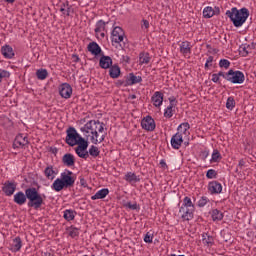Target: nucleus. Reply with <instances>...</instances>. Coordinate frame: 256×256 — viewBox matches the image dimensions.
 <instances>
[{"label":"nucleus","instance_id":"nucleus-1","mask_svg":"<svg viewBox=\"0 0 256 256\" xmlns=\"http://www.w3.org/2000/svg\"><path fill=\"white\" fill-rule=\"evenodd\" d=\"M65 142L69 147H75V153L80 157V159H89V152H87V148L89 147V141L85 140V138L81 137L75 127H69L66 130V139Z\"/></svg>","mask_w":256,"mask_h":256},{"label":"nucleus","instance_id":"nucleus-2","mask_svg":"<svg viewBox=\"0 0 256 256\" xmlns=\"http://www.w3.org/2000/svg\"><path fill=\"white\" fill-rule=\"evenodd\" d=\"M80 131L84 133L86 139L91 137V143L94 145H97V143H103V141H105V135L99 139V133H103V131H105V124L101 123L99 120L88 121L83 127L80 128Z\"/></svg>","mask_w":256,"mask_h":256},{"label":"nucleus","instance_id":"nucleus-3","mask_svg":"<svg viewBox=\"0 0 256 256\" xmlns=\"http://www.w3.org/2000/svg\"><path fill=\"white\" fill-rule=\"evenodd\" d=\"M226 15L232 21L234 27H243V24L249 18V9L241 8L239 10L237 7H233L231 10L226 11Z\"/></svg>","mask_w":256,"mask_h":256},{"label":"nucleus","instance_id":"nucleus-4","mask_svg":"<svg viewBox=\"0 0 256 256\" xmlns=\"http://www.w3.org/2000/svg\"><path fill=\"white\" fill-rule=\"evenodd\" d=\"M25 193L27 195V206L31 207L35 211H39L43 205H45V201L43 200V196H41V193L37 190L35 187H30L25 190Z\"/></svg>","mask_w":256,"mask_h":256},{"label":"nucleus","instance_id":"nucleus-5","mask_svg":"<svg viewBox=\"0 0 256 256\" xmlns=\"http://www.w3.org/2000/svg\"><path fill=\"white\" fill-rule=\"evenodd\" d=\"M226 81L235 85H241V83H244L245 81V74L239 70L234 71L233 69H230L227 72Z\"/></svg>","mask_w":256,"mask_h":256},{"label":"nucleus","instance_id":"nucleus-6","mask_svg":"<svg viewBox=\"0 0 256 256\" xmlns=\"http://www.w3.org/2000/svg\"><path fill=\"white\" fill-rule=\"evenodd\" d=\"M123 28L116 26L112 31V43H118L121 49H125Z\"/></svg>","mask_w":256,"mask_h":256},{"label":"nucleus","instance_id":"nucleus-7","mask_svg":"<svg viewBox=\"0 0 256 256\" xmlns=\"http://www.w3.org/2000/svg\"><path fill=\"white\" fill-rule=\"evenodd\" d=\"M60 179H62L65 189H69V187H73L75 185V177H73V173L70 170H66V172L61 173Z\"/></svg>","mask_w":256,"mask_h":256},{"label":"nucleus","instance_id":"nucleus-8","mask_svg":"<svg viewBox=\"0 0 256 256\" xmlns=\"http://www.w3.org/2000/svg\"><path fill=\"white\" fill-rule=\"evenodd\" d=\"M168 100L170 104L164 111V117H166V119H171V117H173V113H175V107H177V98H175V96H171Z\"/></svg>","mask_w":256,"mask_h":256},{"label":"nucleus","instance_id":"nucleus-9","mask_svg":"<svg viewBox=\"0 0 256 256\" xmlns=\"http://www.w3.org/2000/svg\"><path fill=\"white\" fill-rule=\"evenodd\" d=\"M17 190V183H15L14 181H6L3 184L2 187V191L4 193V195H6V197H11V195H13V193H15V191Z\"/></svg>","mask_w":256,"mask_h":256},{"label":"nucleus","instance_id":"nucleus-10","mask_svg":"<svg viewBox=\"0 0 256 256\" xmlns=\"http://www.w3.org/2000/svg\"><path fill=\"white\" fill-rule=\"evenodd\" d=\"M59 93L63 99H71V95H73V88L69 83H63L59 87Z\"/></svg>","mask_w":256,"mask_h":256},{"label":"nucleus","instance_id":"nucleus-11","mask_svg":"<svg viewBox=\"0 0 256 256\" xmlns=\"http://www.w3.org/2000/svg\"><path fill=\"white\" fill-rule=\"evenodd\" d=\"M179 213H181V217L184 221H191L194 217L195 208H189L186 206H181L179 209Z\"/></svg>","mask_w":256,"mask_h":256},{"label":"nucleus","instance_id":"nucleus-12","mask_svg":"<svg viewBox=\"0 0 256 256\" xmlns=\"http://www.w3.org/2000/svg\"><path fill=\"white\" fill-rule=\"evenodd\" d=\"M141 127L145 129V131H155V120L151 116H146L141 121Z\"/></svg>","mask_w":256,"mask_h":256},{"label":"nucleus","instance_id":"nucleus-13","mask_svg":"<svg viewBox=\"0 0 256 256\" xmlns=\"http://www.w3.org/2000/svg\"><path fill=\"white\" fill-rule=\"evenodd\" d=\"M29 143V139L27 136H24L23 134H18L13 142V148L19 149L21 147L27 146Z\"/></svg>","mask_w":256,"mask_h":256},{"label":"nucleus","instance_id":"nucleus-14","mask_svg":"<svg viewBox=\"0 0 256 256\" xmlns=\"http://www.w3.org/2000/svg\"><path fill=\"white\" fill-rule=\"evenodd\" d=\"M173 149H181V145H183V134L176 133L172 136L170 141Z\"/></svg>","mask_w":256,"mask_h":256},{"label":"nucleus","instance_id":"nucleus-15","mask_svg":"<svg viewBox=\"0 0 256 256\" xmlns=\"http://www.w3.org/2000/svg\"><path fill=\"white\" fill-rule=\"evenodd\" d=\"M208 190L210 191L211 195L219 194L223 191V186L217 181H212L208 184Z\"/></svg>","mask_w":256,"mask_h":256},{"label":"nucleus","instance_id":"nucleus-16","mask_svg":"<svg viewBox=\"0 0 256 256\" xmlns=\"http://www.w3.org/2000/svg\"><path fill=\"white\" fill-rule=\"evenodd\" d=\"M87 49L91 55H95V57L101 55L103 53V50H101V46L97 44V42H90L87 46Z\"/></svg>","mask_w":256,"mask_h":256},{"label":"nucleus","instance_id":"nucleus-17","mask_svg":"<svg viewBox=\"0 0 256 256\" xmlns=\"http://www.w3.org/2000/svg\"><path fill=\"white\" fill-rule=\"evenodd\" d=\"M14 203L16 205H25L27 203V193H23L22 191L17 192L14 195Z\"/></svg>","mask_w":256,"mask_h":256},{"label":"nucleus","instance_id":"nucleus-18","mask_svg":"<svg viewBox=\"0 0 256 256\" xmlns=\"http://www.w3.org/2000/svg\"><path fill=\"white\" fill-rule=\"evenodd\" d=\"M101 69H109L113 65V59L110 56L102 55L99 61Z\"/></svg>","mask_w":256,"mask_h":256},{"label":"nucleus","instance_id":"nucleus-19","mask_svg":"<svg viewBox=\"0 0 256 256\" xmlns=\"http://www.w3.org/2000/svg\"><path fill=\"white\" fill-rule=\"evenodd\" d=\"M62 163L66 167H73V166H75V156L73 154H71V153H66L62 157Z\"/></svg>","mask_w":256,"mask_h":256},{"label":"nucleus","instance_id":"nucleus-20","mask_svg":"<svg viewBox=\"0 0 256 256\" xmlns=\"http://www.w3.org/2000/svg\"><path fill=\"white\" fill-rule=\"evenodd\" d=\"M1 53L5 59H13L15 57V52L13 51V47L9 45H5L1 48Z\"/></svg>","mask_w":256,"mask_h":256},{"label":"nucleus","instance_id":"nucleus-21","mask_svg":"<svg viewBox=\"0 0 256 256\" xmlns=\"http://www.w3.org/2000/svg\"><path fill=\"white\" fill-rule=\"evenodd\" d=\"M109 75L111 79H119L121 75V67L119 65L114 64L109 68Z\"/></svg>","mask_w":256,"mask_h":256},{"label":"nucleus","instance_id":"nucleus-22","mask_svg":"<svg viewBox=\"0 0 256 256\" xmlns=\"http://www.w3.org/2000/svg\"><path fill=\"white\" fill-rule=\"evenodd\" d=\"M152 103L156 107H161L163 105V93L157 91L152 96Z\"/></svg>","mask_w":256,"mask_h":256},{"label":"nucleus","instance_id":"nucleus-23","mask_svg":"<svg viewBox=\"0 0 256 256\" xmlns=\"http://www.w3.org/2000/svg\"><path fill=\"white\" fill-rule=\"evenodd\" d=\"M109 195V189L108 188H103L96 192L95 195L91 196L92 201H97V199H105Z\"/></svg>","mask_w":256,"mask_h":256},{"label":"nucleus","instance_id":"nucleus-24","mask_svg":"<svg viewBox=\"0 0 256 256\" xmlns=\"http://www.w3.org/2000/svg\"><path fill=\"white\" fill-rule=\"evenodd\" d=\"M180 53H182V55H191V42H182L180 44Z\"/></svg>","mask_w":256,"mask_h":256},{"label":"nucleus","instance_id":"nucleus-25","mask_svg":"<svg viewBox=\"0 0 256 256\" xmlns=\"http://www.w3.org/2000/svg\"><path fill=\"white\" fill-rule=\"evenodd\" d=\"M51 188L56 191L57 193H59V191H63V189H65V184L63 182V180L61 178H57Z\"/></svg>","mask_w":256,"mask_h":256},{"label":"nucleus","instance_id":"nucleus-26","mask_svg":"<svg viewBox=\"0 0 256 256\" xmlns=\"http://www.w3.org/2000/svg\"><path fill=\"white\" fill-rule=\"evenodd\" d=\"M126 77L128 79V86L137 85V83H141V81H143V78L141 76H135L134 73H130Z\"/></svg>","mask_w":256,"mask_h":256},{"label":"nucleus","instance_id":"nucleus-27","mask_svg":"<svg viewBox=\"0 0 256 256\" xmlns=\"http://www.w3.org/2000/svg\"><path fill=\"white\" fill-rule=\"evenodd\" d=\"M124 180L127 181L128 183H139V181H141L139 176H137V174L133 172H128L124 176Z\"/></svg>","mask_w":256,"mask_h":256},{"label":"nucleus","instance_id":"nucleus-28","mask_svg":"<svg viewBox=\"0 0 256 256\" xmlns=\"http://www.w3.org/2000/svg\"><path fill=\"white\" fill-rule=\"evenodd\" d=\"M44 175L50 181H53V179H55V175H57V172H55L52 165H49L45 168Z\"/></svg>","mask_w":256,"mask_h":256},{"label":"nucleus","instance_id":"nucleus-29","mask_svg":"<svg viewBox=\"0 0 256 256\" xmlns=\"http://www.w3.org/2000/svg\"><path fill=\"white\" fill-rule=\"evenodd\" d=\"M107 23H109V22H105L103 20H99L96 23V28L94 30L96 35H99V33L103 32V31H106Z\"/></svg>","mask_w":256,"mask_h":256},{"label":"nucleus","instance_id":"nucleus-30","mask_svg":"<svg viewBox=\"0 0 256 256\" xmlns=\"http://www.w3.org/2000/svg\"><path fill=\"white\" fill-rule=\"evenodd\" d=\"M60 11L61 13H63V15H66V17H69V15H71V5H69V1L61 4Z\"/></svg>","mask_w":256,"mask_h":256},{"label":"nucleus","instance_id":"nucleus-31","mask_svg":"<svg viewBox=\"0 0 256 256\" xmlns=\"http://www.w3.org/2000/svg\"><path fill=\"white\" fill-rule=\"evenodd\" d=\"M215 15V10L211 6H207L203 10L204 19H211Z\"/></svg>","mask_w":256,"mask_h":256},{"label":"nucleus","instance_id":"nucleus-32","mask_svg":"<svg viewBox=\"0 0 256 256\" xmlns=\"http://www.w3.org/2000/svg\"><path fill=\"white\" fill-rule=\"evenodd\" d=\"M139 61H140V65L149 64V62L151 61V57L149 56V53H147V52L140 53Z\"/></svg>","mask_w":256,"mask_h":256},{"label":"nucleus","instance_id":"nucleus-33","mask_svg":"<svg viewBox=\"0 0 256 256\" xmlns=\"http://www.w3.org/2000/svg\"><path fill=\"white\" fill-rule=\"evenodd\" d=\"M189 129H191V126L189 125V123L184 122L178 126L177 133H181V135H187V131H189Z\"/></svg>","mask_w":256,"mask_h":256},{"label":"nucleus","instance_id":"nucleus-34","mask_svg":"<svg viewBox=\"0 0 256 256\" xmlns=\"http://www.w3.org/2000/svg\"><path fill=\"white\" fill-rule=\"evenodd\" d=\"M13 247L14 251H21V247H23V241L21 240V237L17 236L13 239Z\"/></svg>","mask_w":256,"mask_h":256},{"label":"nucleus","instance_id":"nucleus-35","mask_svg":"<svg viewBox=\"0 0 256 256\" xmlns=\"http://www.w3.org/2000/svg\"><path fill=\"white\" fill-rule=\"evenodd\" d=\"M223 212L217 210V209H214L212 211V221H223Z\"/></svg>","mask_w":256,"mask_h":256},{"label":"nucleus","instance_id":"nucleus-36","mask_svg":"<svg viewBox=\"0 0 256 256\" xmlns=\"http://www.w3.org/2000/svg\"><path fill=\"white\" fill-rule=\"evenodd\" d=\"M256 44L255 43H251L250 45L241 47V51L240 53H242L243 56L249 55V53H251L252 49H255Z\"/></svg>","mask_w":256,"mask_h":256},{"label":"nucleus","instance_id":"nucleus-37","mask_svg":"<svg viewBox=\"0 0 256 256\" xmlns=\"http://www.w3.org/2000/svg\"><path fill=\"white\" fill-rule=\"evenodd\" d=\"M88 153V157L89 155H91V157H99L101 151L99 150V148L95 145H92L90 148H89V151H87Z\"/></svg>","mask_w":256,"mask_h":256},{"label":"nucleus","instance_id":"nucleus-38","mask_svg":"<svg viewBox=\"0 0 256 256\" xmlns=\"http://www.w3.org/2000/svg\"><path fill=\"white\" fill-rule=\"evenodd\" d=\"M75 213L76 212L71 209L65 210L63 217L66 221H73V219H75Z\"/></svg>","mask_w":256,"mask_h":256},{"label":"nucleus","instance_id":"nucleus-39","mask_svg":"<svg viewBox=\"0 0 256 256\" xmlns=\"http://www.w3.org/2000/svg\"><path fill=\"white\" fill-rule=\"evenodd\" d=\"M47 75H49V72H47V69H39L36 71V76L40 81H43L47 79Z\"/></svg>","mask_w":256,"mask_h":256},{"label":"nucleus","instance_id":"nucleus-40","mask_svg":"<svg viewBox=\"0 0 256 256\" xmlns=\"http://www.w3.org/2000/svg\"><path fill=\"white\" fill-rule=\"evenodd\" d=\"M182 207H188V208H191V209H195V204H193V202L191 201V198L189 196H186L183 199Z\"/></svg>","mask_w":256,"mask_h":256},{"label":"nucleus","instance_id":"nucleus-41","mask_svg":"<svg viewBox=\"0 0 256 256\" xmlns=\"http://www.w3.org/2000/svg\"><path fill=\"white\" fill-rule=\"evenodd\" d=\"M69 235L72 237V239H75V237H79V228L75 226H70L68 228Z\"/></svg>","mask_w":256,"mask_h":256},{"label":"nucleus","instance_id":"nucleus-42","mask_svg":"<svg viewBox=\"0 0 256 256\" xmlns=\"http://www.w3.org/2000/svg\"><path fill=\"white\" fill-rule=\"evenodd\" d=\"M116 87H129V81L127 76L125 77V80H117L115 82Z\"/></svg>","mask_w":256,"mask_h":256},{"label":"nucleus","instance_id":"nucleus-43","mask_svg":"<svg viewBox=\"0 0 256 256\" xmlns=\"http://www.w3.org/2000/svg\"><path fill=\"white\" fill-rule=\"evenodd\" d=\"M220 159H221V153H219V150H214L212 153L211 161L213 163H218Z\"/></svg>","mask_w":256,"mask_h":256},{"label":"nucleus","instance_id":"nucleus-44","mask_svg":"<svg viewBox=\"0 0 256 256\" xmlns=\"http://www.w3.org/2000/svg\"><path fill=\"white\" fill-rule=\"evenodd\" d=\"M11 77V73L7 70L0 69V83L3 79H9Z\"/></svg>","mask_w":256,"mask_h":256},{"label":"nucleus","instance_id":"nucleus-45","mask_svg":"<svg viewBox=\"0 0 256 256\" xmlns=\"http://www.w3.org/2000/svg\"><path fill=\"white\" fill-rule=\"evenodd\" d=\"M226 107L230 111H233V108L235 107V99L233 97H228L227 102H226Z\"/></svg>","mask_w":256,"mask_h":256},{"label":"nucleus","instance_id":"nucleus-46","mask_svg":"<svg viewBox=\"0 0 256 256\" xmlns=\"http://www.w3.org/2000/svg\"><path fill=\"white\" fill-rule=\"evenodd\" d=\"M206 177L207 179H217V171H215L214 169L208 170L206 173Z\"/></svg>","mask_w":256,"mask_h":256},{"label":"nucleus","instance_id":"nucleus-47","mask_svg":"<svg viewBox=\"0 0 256 256\" xmlns=\"http://www.w3.org/2000/svg\"><path fill=\"white\" fill-rule=\"evenodd\" d=\"M231 66V62H229V60L227 59H221L219 62V67H224V69H229V67Z\"/></svg>","mask_w":256,"mask_h":256},{"label":"nucleus","instance_id":"nucleus-48","mask_svg":"<svg viewBox=\"0 0 256 256\" xmlns=\"http://www.w3.org/2000/svg\"><path fill=\"white\" fill-rule=\"evenodd\" d=\"M208 201H209V198H207V196H202L198 201V207H205Z\"/></svg>","mask_w":256,"mask_h":256},{"label":"nucleus","instance_id":"nucleus-49","mask_svg":"<svg viewBox=\"0 0 256 256\" xmlns=\"http://www.w3.org/2000/svg\"><path fill=\"white\" fill-rule=\"evenodd\" d=\"M202 241H203V243H204V245H213V238H212V236H207L206 238H203L202 239Z\"/></svg>","mask_w":256,"mask_h":256},{"label":"nucleus","instance_id":"nucleus-50","mask_svg":"<svg viewBox=\"0 0 256 256\" xmlns=\"http://www.w3.org/2000/svg\"><path fill=\"white\" fill-rule=\"evenodd\" d=\"M145 243H153V234H150L149 232L146 233L144 236Z\"/></svg>","mask_w":256,"mask_h":256},{"label":"nucleus","instance_id":"nucleus-51","mask_svg":"<svg viewBox=\"0 0 256 256\" xmlns=\"http://www.w3.org/2000/svg\"><path fill=\"white\" fill-rule=\"evenodd\" d=\"M126 207H128V209H131L132 211H137V209H139L137 203L132 204L131 202H127Z\"/></svg>","mask_w":256,"mask_h":256},{"label":"nucleus","instance_id":"nucleus-52","mask_svg":"<svg viewBox=\"0 0 256 256\" xmlns=\"http://www.w3.org/2000/svg\"><path fill=\"white\" fill-rule=\"evenodd\" d=\"M79 180H80L81 187L89 189V185L87 184V180H85V178L83 176H80Z\"/></svg>","mask_w":256,"mask_h":256},{"label":"nucleus","instance_id":"nucleus-53","mask_svg":"<svg viewBox=\"0 0 256 256\" xmlns=\"http://www.w3.org/2000/svg\"><path fill=\"white\" fill-rule=\"evenodd\" d=\"M141 27L142 29H149V22L145 19L142 20V23H141Z\"/></svg>","mask_w":256,"mask_h":256},{"label":"nucleus","instance_id":"nucleus-54","mask_svg":"<svg viewBox=\"0 0 256 256\" xmlns=\"http://www.w3.org/2000/svg\"><path fill=\"white\" fill-rule=\"evenodd\" d=\"M206 48L208 49V53H217V49L211 47V44H207Z\"/></svg>","mask_w":256,"mask_h":256},{"label":"nucleus","instance_id":"nucleus-55","mask_svg":"<svg viewBox=\"0 0 256 256\" xmlns=\"http://www.w3.org/2000/svg\"><path fill=\"white\" fill-rule=\"evenodd\" d=\"M212 81L213 83H219V75L212 74Z\"/></svg>","mask_w":256,"mask_h":256},{"label":"nucleus","instance_id":"nucleus-56","mask_svg":"<svg viewBox=\"0 0 256 256\" xmlns=\"http://www.w3.org/2000/svg\"><path fill=\"white\" fill-rule=\"evenodd\" d=\"M216 75H218V77H223V79H227V73H224L222 71L218 72Z\"/></svg>","mask_w":256,"mask_h":256},{"label":"nucleus","instance_id":"nucleus-57","mask_svg":"<svg viewBox=\"0 0 256 256\" xmlns=\"http://www.w3.org/2000/svg\"><path fill=\"white\" fill-rule=\"evenodd\" d=\"M72 59H74V63H79V61H81V59L79 58V56L77 54H73Z\"/></svg>","mask_w":256,"mask_h":256},{"label":"nucleus","instance_id":"nucleus-58","mask_svg":"<svg viewBox=\"0 0 256 256\" xmlns=\"http://www.w3.org/2000/svg\"><path fill=\"white\" fill-rule=\"evenodd\" d=\"M245 165V160L241 159L238 163L239 169H243V166Z\"/></svg>","mask_w":256,"mask_h":256},{"label":"nucleus","instance_id":"nucleus-59","mask_svg":"<svg viewBox=\"0 0 256 256\" xmlns=\"http://www.w3.org/2000/svg\"><path fill=\"white\" fill-rule=\"evenodd\" d=\"M206 63H209L211 65L213 63V56H209L206 60Z\"/></svg>","mask_w":256,"mask_h":256},{"label":"nucleus","instance_id":"nucleus-60","mask_svg":"<svg viewBox=\"0 0 256 256\" xmlns=\"http://www.w3.org/2000/svg\"><path fill=\"white\" fill-rule=\"evenodd\" d=\"M160 165L161 167H163L165 169V167H167V163L165 162V160H161L160 161Z\"/></svg>","mask_w":256,"mask_h":256},{"label":"nucleus","instance_id":"nucleus-61","mask_svg":"<svg viewBox=\"0 0 256 256\" xmlns=\"http://www.w3.org/2000/svg\"><path fill=\"white\" fill-rule=\"evenodd\" d=\"M123 61L129 63V61H131V58H129V56H123Z\"/></svg>","mask_w":256,"mask_h":256},{"label":"nucleus","instance_id":"nucleus-62","mask_svg":"<svg viewBox=\"0 0 256 256\" xmlns=\"http://www.w3.org/2000/svg\"><path fill=\"white\" fill-rule=\"evenodd\" d=\"M5 3H9L10 5H13L15 3V0H4Z\"/></svg>","mask_w":256,"mask_h":256},{"label":"nucleus","instance_id":"nucleus-63","mask_svg":"<svg viewBox=\"0 0 256 256\" xmlns=\"http://www.w3.org/2000/svg\"><path fill=\"white\" fill-rule=\"evenodd\" d=\"M101 39H105V32H100Z\"/></svg>","mask_w":256,"mask_h":256},{"label":"nucleus","instance_id":"nucleus-64","mask_svg":"<svg viewBox=\"0 0 256 256\" xmlns=\"http://www.w3.org/2000/svg\"><path fill=\"white\" fill-rule=\"evenodd\" d=\"M212 64H209V63H205V69H209V67H211Z\"/></svg>","mask_w":256,"mask_h":256}]
</instances>
